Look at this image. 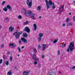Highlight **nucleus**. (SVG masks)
<instances>
[{"instance_id": "7ed1b4c3", "label": "nucleus", "mask_w": 75, "mask_h": 75, "mask_svg": "<svg viewBox=\"0 0 75 75\" xmlns=\"http://www.w3.org/2000/svg\"><path fill=\"white\" fill-rule=\"evenodd\" d=\"M23 11H24V14L26 16H30V14L32 13L31 11H30L29 12L26 11V10L25 8L23 9Z\"/></svg>"}, {"instance_id": "864d4df0", "label": "nucleus", "mask_w": 75, "mask_h": 75, "mask_svg": "<svg viewBox=\"0 0 75 75\" xmlns=\"http://www.w3.org/2000/svg\"><path fill=\"white\" fill-rule=\"evenodd\" d=\"M65 23H64L62 26H63V27H65Z\"/></svg>"}, {"instance_id": "8fccbe9b", "label": "nucleus", "mask_w": 75, "mask_h": 75, "mask_svg": "<svg viewBox=\"0 0 75 75\" xmlns=\"http://www.w3.org/2000/svg\"><path fill=\"white\" fill-rule=\"evenodd\" d=\"M42 58H44V55H42Z\"/></svg>"}, {"instance_id": "5701e85b", "label": "nucleus", "mask_w": 75, "mask_h": 75, "mask_svg": "<svg viewBox=\"0 0 75 75\" xmlns=\"http://www.w3.org/2000/svg\"><path fill=\"white\" fill-rule=\"evenodd\" d=\"M30 18H32V19H33V20H35V19H36V18L34 17V16H30Z\"/></svg>"}, {"instance_id": "0e129e2a", "label": "nucleus", "mask_w": 75, "mask_h": 75, "mask_svg": "<svg viewBox=\"0 0 75 75\" xmlns=\"http://www.w3.org/2000/svg\"><path fill=\"white\" fill-rule=\"evenodd\" d=\"M61 7V8H64V7H63V6H62Z\"/></svg>"}, {"instance_id": "6e6d98bb", "label": "nucleus", "mask_w": 75, "mask_h": 75, "mask_svg": "<svg viewBox=\"0 0 75 75\" xmlns=\"http://www.w3.org/2000/svg\"><path fill=\"white\" fill-rule=\"evenodd\" d=\"M24 48V46H22L21 47V49H23V48Z\"/></svg>"}, {"instance_id": "58836bf2", "label": "nucleus", "mask_w": 75, "mask_h": 75, "mask_svg": "<svg viewBox=\"0 0 75 75\" xmlns=\"http://www.w3.org/2000/svg\"><path fill=\"white\" fill-rule=\"evenodd\" d=\"M18 18L19 19H21V16L20 15H19L18 16Z\"/></svg>"}, {"instance_id": "39448f33", "label": "nucleus", "mask_w": 75, "mask_h": 75, "mask_svg": "<svg viewBox=\"0 0 75 75\" xmlns=\"http://www.w3.org/2000/svg\"><path fill=\"white\" fill-rule=\"evenodd\" d=\"M24 31H25L27 33H30V29L28 27L26 26L25 28Z\"/></svg>"}, {"instance_id": "79ce46f5", "label": "nucleus", "mask_w": 75, "mask_h": 75, "mask_svg": "<svg viewBox=\"0 0 75 75\" xmlns=\"http://www.w3.org/2000/svg\"><path fill=\"white\" fill-rule=\"evenodd\" d=\"M38 68H40V64H38Z\"/></svg>"}, {"instance_id": "6ab92c4d", "label": "nucleus", "mask_w": 75, "mask_h": 75, "mask_svg": "<svg viewBox=\"0 0 75 75\" xmlns=\"http://www.w3.org/2000/svg\"><path fill=\"white\" fill-rule=\"evenodd\" d=\"M19 37H20V35H15V38L17 39H18L19 38Z\"/></svg>"}, {"instance_id": "2f4dec72", "label": "nucleus", "mask_w": 75, "mask_h": 75, "mask_svg": "<svg viewBox=\"0 0 75 75\" xmlns=\"http://www.w3.org/2000/svg\"><path fill=\"white\" fill-rule=\"evenodd\" d=\"M16 33L17 35H18V34L19 33V32H18V30H17L16 31Z\"/></svg>"}, {"instance_id": "4d7b16f0", "label": "nucleus", "mask_w": 75, "mask_h": 75, "mask_svg": "<svg viewBox=\"0 0 75 75\" xmlns=\"http://www.w3.org/2000/svg\"><path fill=\"white\" fill-rule=\"evenodd\" d=\"M16 33H14L13 34V35H16Z\"/></svg>"}, {"instance_id": "412c9836", "label": "nucleus", "mask_w": 75, "mask_h": 75, "mask_svg": "<svg viewBox=\"0 0 75 75\" xmlns=\"http://www.w3.org/2000/svg\"><path fill=\"white\" fill-rule=\"evenodd\" d=\"M41 8V7L40 6H39L38 7V10H40Z\"/></svg>"}, {"instance_id": "603ef678", "label": "nucleus", "mask_w": 75, "mask_h": 75, "mask_svg": "<svg viewBox=\"0 0 75 75\" xmlns=\"http://www.w3.org/2000/svg\"><path fill=\"white\" fill-rule=\"evenodd\" d=\"M46 4H48V1H47V2H45Z\"/></svg>"}, {"instance_id": "4468645a", "label": "nucleus", "mask_w": 75, "mask_h": 75, "mask_svg": "<svg viewBox=\"0 0 75 75\" xmlns=\"http://www.w3.org/2000/svg\"><path fill=\"white\" fill-rule=\"evenodd\" d=\"M49 73L50 75H52L53 74V71L52 70L49 71Z\"/></svg>"}, {"instance_id": "69168bd1", "label": "nucleus", "mask_w": 75, "mask_h": 75, "mask_svg": "<svg viewBox=\"0 0 75 75\" xmlns=\"http://www.w3.org/2000/svg\"><path fill=\"white\" fill-rule=\"evenodd\" d=\"M48 1V0H45V2H47Z\"/></svg>"}, {"instance_id": "e433bc0d", "label": "nucleus", "mask_w": 75, "mask_h": 75, "mask_svg": "<svg viewBox=\"0 0 75 75\" xmlns=\"http://www.w3.org/2000/svg\"><path fill=\"white\" fill-rule=\"evenodd\" d=\"M6 3V1H3L2 3L1 4L2 5H4V4Z\"/></svg>"}, {"instance_id": "49530a36", "label": "nucleus", "mask_w": 75, "mask_h": 75, "mask_svg": "<svg viewBox=\"0 0 75 75\" xmlns=\"http://www.w3.org/2000/svg\"><path fill=\"white\" fill-rule=\"evenodd\" d=\"M4 47V45L2 44L1 45V48H3Z\"/></svg>"}, {"instance_id": "dca6fc26", "label": "nucleus", "mask_w": 75, "mask_h": 75, "mask_svg": "<svg viewBox=\"0 0 75 75\" xmlns=\"http://www.w3.org/2000/svg\"><path fill=\"white\" fill-rule=\"evenodd\" d=\"M58 39L55 40L53 41V43H54V44H55V43H56V42H58Z\"/></svg>"}, {"instance_id": "bb28decb", "label": "nucleus", "mask_w": 75, "mask_h": 75, "mask_svg": "<svg viewBox=\"0 0 75 75\" xmlns=\"http://www.w3.org/2000/svg\"><path fill=\"white\" fill-rule=\"evenodd\" d=\"M9 63H8V61H6V62L5 63V64L6 65H8Z\"/></svg>"}, {"instance_id": "f704fd0d", "label": "nucleus", "mask_w": 75, "mask_h": 75, "mask_svg": "<svg viewBox=\"0 0 75 75\" xmlns=\"http://www.w3.org/2000/svg\"><path fill=\"white\" fill-rule=\"evenodd\" d=\"M38 49H39V50H40V49H41V46L40 45H38Z\"/></svg>"}, {"instance_id": "c03bdc74", "label": "nucleus", "mask_w": 75, "mask_h": 75, "mask_svg": "<svg viewBox=\"0 0 75 75\" xmlns=\"http://www.w3.org/2000/svg\"><path fill=\"white\" fill-rule=\"evenodd\" d=\"M71 69H75V66H73L72 67H71Z\"/></svg>"}, {"instance_id": "b1692460", "label": "nucleus", "mask_w": 75, "mask_h": 75, "mask_svg": "<svg viewBox=\"0 0 75 75\" xmlns=\"http://www.w3.org/2000/svg\"><path fill=\"white\" fill-rule=\"evenodd\" d=\"M46 7L47 9H48V8H50V6L49 5V4H46Z\"/></svg>"}, {"instance_id": "f03ea898", "label": "nucleus", "mask_w": 75, "mask_h": 75, "mask_svg": "<svg viewBox=\"0 0 75 75\" xmlns=\"http://www.w3.org/2000/svg\"><path fill=\"white\" fill-rule=\"evenodd\" d=\"M7 8H8L9 10V11H11L12 10V8H11V7L10 6V5H7L6 6V7H5L3 8V11H5V12L6 11H7Z\"/></svg>"}, {"instance_id": "13d9d810", "label": "nucleus", "mask_w": 75, "mask_h": 75, "mask_svg": "<svg viewBox=\"0 0 75 75\" xmlns=\"http://www.w3.org/2000/svg\"><path fill=\"white\" fill-rule=\"evenodd\" d=\"M8 54H10V52H8Z\"/></svg>"}, {"instance_id": "a19ab883", "label": "nucleus", "mask_w": 75, "mask_h": 75, "mask_svg": "<svg viewBox=\"0 0 75 75\" xmlns=\"http://www.w3.org/2000/svg\"><path fill=\"white\" fill-rule=\"evenodd\" d=\"M18 43L19 44H20L21 43V41L20 40H19L18 41Z\"/></svg>"}, {"instance_id": "473e14b6", "label": "nucleus", "mask_w": 75, "mask_h": 75, "mask_svg": "<svg viewBox=\"0 0 75 75\" xmlns=\"http://www.w3.org/2000/svg\"><path fill=\"white\" fill-rule=\"evenodd\" d=\"M33 51H34V52H35V53H37V50H36V49H34Z\"/></svg>"}, {"instance_id": "f257e3e1", "label": "nucleus", "mask_w": 75, "mask_h": 75, "mask_svg": "<svg viewBox=\"0 0 75 75\" xmlns=\"http://www.w3.org/2000/svg\"><path fill=\"white\" fill-rule=\"evenodd\" d=\"M74 48H75V47H74V44L72 43H71L69 45V47L68 48V49L67 50V51L68 52H71L74 50Z\"/></svg>"}, {"instance_id": "680f3d73", "label": "nucleus", "mask_w": 75, "mask_h": 75, "mask_svg": "<svg viewBox=\"0 0 75 75\" xmlns=\"http://www.w3.org/2000/svg\"><path fill=\"white\" fill-rule=\"evenodd\" d=\"M1 26L0 25V29H1Z\"/></svg>"}, {"instance_id": "a18cd8bd", "label": "nucleus", "mask_w": 75, "mask_h": 75, "mask_svg": "<svg viewBox=\"0 0 75 75\" xmlns=\"http://www.w3.org/2000/svg\"><path fill=\"white\" fill-rule=\"evenodd\" d=\"M34 63L35 65H37V62L36 61Z\"/></svg>"}, {"instance_id": "5fc2aeb1", "label": "nucleus", "mask_w": 75, "mask_h": 75, "mask_svg": "<svg viewBox=\"0 0 75 75\" xmlns=\"http://www.w3.org/2000/svg\"><path fill=\"white\" fill-rule=\"evenodd\" d=\"M73 19L74 21H75V16H74L73 17Z\"/></svg>"}, {"instance_id": "6e6552de", "label": "nucleus", "mask_w": 75, "mask_h": 75, "mask_svg": "<svg viewBox=\"0 0 75 75\" xmlns=\"http://www.w3.org/2000/svg\"><path fill=\"white\" fill-rule=\"evenodd\" d=\"M42 50L43 51H44V50H45V48H46V45H42Z\"/></svg>"}, {"instance_id": "cd10ccee", "label": "nucleus", "mask_w": 75, "mask_h": 75, "mask_svg": "<svg viewBox=\"0 0 75 75\" xmlns=\"http://www.w3.org/2000/svg\"><path fill=\"white\" fill-rule=\"evenodd\" d=\"M22 33H23V31H20V32H19V33H18V35H21V34H22Z\"/></svg>"}, {"instance_id": "338daca9", "label": "nucleus", "mask_w": 75, "mask_h": 75, "mask_svg": "<svg viewBox=\"0 0 75 75\" xmlns=\"http://www.w3.org/2000/svg\"><path fill=\"white\" fill-rule=\"evenodd\" d=\"M18 57H19V56H20V55H19V54H18Z\"/></svg>"}, {"instance_id": "a878e982", "label": "nucleus", "mask_w": 75, "mask_h": 75, "mask_svg": "<svg viewBox=\"0 0 75 75\" xmlns=\"http://www.w3.org/2000/svg\"><path fill=\"white\" fill-rule=\"evenodd\" d=\"M7 74L9 75H11L12 74V73L10 71H9L8 72Z\"/></svg>"}, {"instance_id": "0eeeda50", "label": "nucleus", "mask_w": 75, "mask_h": 75, "mask_svg": "<svg viewBox=\"0 0 75 75\" xmlns=\"http://www.w3.org/2000/svg\"><path fill=\"white\" fill-rule=\"evenodd\" d=\"M33 57L35 61H38V58H36V56H35V54H33Z\"/></svg>"}, {"instance_id": "bf43d9fd", "label": "nucleus", "mask_w": 75, "mask_h": 75, "mask_svg": "<svg viewBox=\"0 0 75 75\" xmlns=\"http://www.w3.org/2000/svg\"><path fill=\"white\" fill-rule=\"evenodd\" d=\"M69 15H71V13H69Z\"/></svg>"}, {"instance_id": "37998d69", "label": "nucleus", "mask_w": 75, "mask_h": 75, "mask_svg": "<svg viewBox=\"0 0 75 75\" xmlns=\"http://www.w3.org/2000/svg\"><path fill=\"white\" fill-rule=\"evenodd\" d=\"M58 55H59L60 54V52L59 51V50H58V52H57Z\"/></svg>"}, {"instance_id": "72a5a7b5", "label": "nucleus", "mask_w": 75, "mask_h": 75, "mask_svg": "<svg viewBox=\"0 0 75 75\" xmlns=\"http://www.w3.org/2000/svg\"><path fill=\"white\" fill-rule=\"evenodd\" d=\"M10 59V61H12L13 60V57L12 56H11Z\"/></svg>"}, {"instance_id": "393cba45", "label": "nucleus", "mask_w": 75, "mask_h": 75, "mask_svg": "<svg viewBox=\"0 0 75 75\" xmlns=\"http://www.w3.org/2000/svg\"><path fill=\"white\" fill-rule=\"evenodd\" d=\"M18 50L19 52H21V49H20V47H18Z\"/></svg>"}, {"instance_id": "ddd939ff", "label": "nucleus", "mask_w": 75, "mask_h": 75, "mask_svg": "<svg viewBox=\"0 0 75 75\" xmlns=\"http://www.w3.org/2000/svg\"><path fill=\"white\" fill-rule=\"evenodd\" d=\"M33 27L34 28V30L35 31V30H36L37 29V24H33Z\"/></svg>"}, {"instance_id": "a211bd4d", "label": "nucleus", "mask_w": 75, "mask_h": 75, "mask_svg": "<svg viewBox=\"0 0 75 75\" xmlns=\"http://www.w3.org/2000/svg\"><path fill=\"white\" fill-rule=\"evenodd\" d=\"M28 23H29V22H28V21H27L26 22H24L23 23V24L24 25H25L26 24H28Z\"/></svg>"}, {"instance_id": "20e7f679", "label": "nucleus", "mask_w": 75, "mask_h": 75, "mask_svg": "<svg viewBox=\"0 0 75 75\" xmlns=\"http://www.w3.org/2000/svg\"><path fill=\"white\" fill-rule=\"evenodd\" d=\"M26 3L28 5L29 8H31V6H32V0H31L30 2L29 1H27Z\"/></svg>"}, {"instance_id": "de8ad7c7", "label": "nucleus", "mask_w": 75, "mask_h": 75, "mask_svg": "<svg viewBox=\"0 0 75 75\" xmlns=\"http://www.w3.org/2000/svg\"><path fill=\"white\" fill-rule=\"evenodd\" d=\"M3 57L4 59H6V56L5 55H4L3 56Z\"/></svg>"}, {"instance_id": "774afa93", "label": "nucleus", "mask_w": 75, "mask_h": 75, "mask_svg": "<svg viewBox=\"0 0 75 75\" xmlns=\"http://www.w3.org/2000/svg\"><path fill=\"white\" fill-rule=\"evenodd\" d=\"M0 12H1V9H0Z\"/></svg>"}, {"instance_id": "4c0bfd02", "label": "nucleus", "mask_w": 75, "mask_h": 75, "mask_svg": "<svg viewBox=\"0 0 75 75\" xmlns=\"http://www.w3.org/2000/svg\"><path fill=\"white\" fill-rule=\"evenodd\" d=\"M3 62V60L2 59H0V64H1Z\"/></svg>"}, {"instance_id": "2eb2a0df", "label": "nucleus", "mask_w": 75, "mask_h": 75, "mask_svg": "<svg viewBox=\"0 0 75 75\" xmlns=\"http://www.w3.org/2000/svg\"><path fill=\"white\" fill-rule=\"evenodd\" d=\"M39 36L40 37H42L43 36V34L42 33H40L39 34Z\"/></svg>"}, {"instance_id": "09e8293b", "label": "nucleus", "mask_w": 75, "mask_h": 75, "mask_svg": "<svg viewBox=\"0 0 75 75\" xmlns=\"http://www.w3.org/2000/svg\"><path fill=\"white\" fill-rule=\"evenodd\" d=\"M23 74L24 75H26V71H24L23 72Z\"/></svg>"}, {"instance_id": "052dcab7", "label": "nucleus", "mask_w": 75, "mask_h": 75, "mask_svg": "<svg viewBox=\"0 0 75 75\" xmlns=\"http://www.w3.org/2000/svg\"><path fill=\"white\" fill-rule=\"evenodd\" d=\"M39 18H41V16H39Z\"/></svg>"}, {"instance_id": "f8f14e48", "label": "nucleus", "mask_w": 75, "mask_h": 75, "mask_svg": "<svg viewBox=\"0 0 75 75\" xmlns=\"http://www.w3.org/2000/svg\"><path fill=\"white\" fill-rule=\"evenodd\" d=\"M9 47H11V46H12V48H14L16 46V45L13 43H10L9 44Z\"/></svg>"}, {"instance_id": "f3484780", "label": "nucleus", "mask_w": 75, "mask_h": 75, "mask_svg": "<svg viewBox=\"0 0 75 75\" xmlns=\"http://www.w3.org/2000/svg\"><path fill=\"white\" fill-rule=\"evenodd\" d=\"M38 42H40L41 40V37H39L38 38Z\"/></svg>"}, {"instance_id": "c9c22d12", "label": "nucleus", "mask_w": 75, "mask_h": 75, "mask_svg": "<svg viewBox=\"0 0 75 75\" xmlns=\"http://www.w3.org/2000/svg\"><path fill=\"white\" fill-rule=\"evenodd\" d=\"M52 9H54V8H55V6H54V5H52Z\"/></svg>"}, {"instance_id": "3c124183", "label": "nucleus", "mask_w": 75, "mask_h": 75, "mask_svg": "<svg viewBox=\"0 0 75 75\" xmlns=\"http://www.w3.org/2000/svg\"><path fill=\"white\" fill-rule=\"evenodd\" d=\"M6 20H7V21H8V18H6L5 19Z\"/></svg>"}, {"instance_id": "1a4fd4ad", "label": "nucleus", "mask_w": 75, "mask_h": 75, "mask_svg": "<svg viewBox=\"0 0 75 75\" xmlns=\"http://www.w3.org/2000/svg\"><path fill=\"white\" fill-rule=\"evenodd\" d=\"M49 5H52V6H54V3L51 1H49Z\"/></svg>"}, {"instance_id": "7c9ffc66", "label": "nucleus", "mask_w": 75, "mask_h": 75, "mask_svg": "<svg viewBox=\"0 0 75 75\" xmlns=\"http://www.w3.org/2000/svg\"><path fill=\"white\" fill-rule=\"evenodd\" d=\"M69 25H72V22H70L69 24H67V26Z\"/></svg>"}, {"instance_id": "c756f323", "label": "nucleus", "mask_w": 75, "mask_h": 75, "mask_svg": "<svg viewBox=\"0 0 75 75\" xmlns=\"http://www.w3.org/2000/svg\"><path fill=\"white\" fill-rule=\"evenodd\" d=\"M63 10H64L63 8L62 9H60L59 10V12H60V13H61L62 12Z\"/></svg>"}, {"instance_id": "e2e57ef3", "label": "nucleus", "mask_w": 75, "mask_h": 75, "mask_svg": "<svg viewBox=\"0 0 75 75\" xmlns=\"http://www.w3.org/2000/svg\"><path fill=\"white\" fill-rule=\"evenodd\" d=\"M59 74H61V72L60 71H59Z\"/></svg>"}, {"instance_id": "9b49d317", "label": "nucleus", "mask_w": 75, "mask_h": 75, "mask_svg": "<svg viewBox=\"0 0 75 75\" xmlns=\"http://www.w3.org/2000/svg\"><path fill=\"white\" fill-rule=\"evenodd\" d=\"M9 31H14V28L11 27V26H10L9 28Z\"/></svg>"}, {"instance_id": "4be33fe9", "label": "nucleus", "mask_w": 75, "mask_h": 75, "mask_svg": "<svg viewBox=\"0 0 75 75\" xmlns=\"http://www.w3.org/2000/svg\"><path fill=\"white\" fill-rule=\"evenodd\" d=\"M30 73V71H26V75H28Z\"/></svg>"}, {"instance_id": "ea45409f", "label": "nucleus", "mask_w": 75, "mask_h": 75, "mask_svg": "<svg viewBox=\"0 0 75 75\" xmlns=\"http://www.w3.org/2000/svg\"><path fill=\"white\" fill-rule=\"evenodd\" d=\"M69 18H67L66 19V22H68V21H69Z\"/></svg>"}, {"instance_id": "9d476101", "label": "nucleus", "mask_w": 75, "mask_h": 75, "mask_svg": "<svg viewBox=\"0 0 75 75\" xmlns=\"http://www.w3.org/2000/svg\"><path fill=\"white\" fill-rule=\"evenodd\" d=\"M23 37H28V35H27V33H24L23 34Z\"/></svg>"}, {"instance_id": "aec40b11", "label": "nucleus", "mask_w": 75, "mask_h": 75, "mask_svg": "<svg viewBox=\"0 0 75 75\" xmlns=\"http://www.w3.org/2000/svg\"><path fill=\"white\" fill-rule=\"evenodd\" d=\"M30 16L32 17V16H35V14L33 13H30Z\"/></svg>"}, {"instance_id": "423d86ee", "label": "nucleus", "mask_w": 75, "mask_h": 75, "mask_svg": "<svg viewBox=\"0 0 75 75\" xmlns=\"http://www.w3.org/2000/svg\"><path fill=\"white\" fill-rule=\"evenodd\" d=\"M21 40L24 43H25V44H27V39H25V38H22Z\"/></svg>"}, {"instance_id": "c85d7f7f", "label": "nucleus", "mask_w": 75, "mask_h": 75, "mask_svg": "<svg viewBox=\"0 0 75 75\" xmlns=\"http://www.w3.org/2000/svg\"><path fill=\"white\" fill-rule=\"evenodd\" d=\"M66 45V44H63L61 45V47H62V48H63L64 47H65Z\"/></svg>"}]
</instances>
